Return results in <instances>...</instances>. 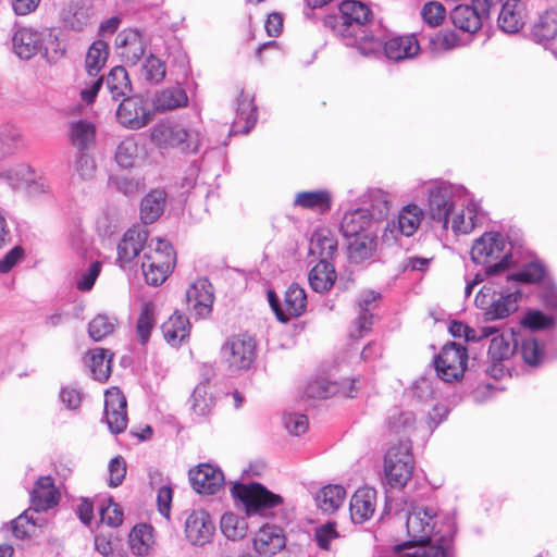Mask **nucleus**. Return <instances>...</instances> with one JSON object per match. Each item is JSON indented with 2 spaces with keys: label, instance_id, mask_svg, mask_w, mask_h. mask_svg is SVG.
Listing matches in <instances>:
<instances>
[{
  "label": "nucleus",
  "instance_id": "nucleus-1",
  "mask_svg": "<svg viewBox=\"0 0 557 557\" xmlns=\"http://www.w3.org/2000/svg\"><path fill=\"white\" fill-rule=\"evenodd\" d=\"M371 9L357 0H343L338 12L327 14L322 24L347 47H355L362 55H375L381 51L382 41L376 39L367 28L372 21Z\"/></svg>",
  "mask_w": 557,
  "mask_h": 557
},
{
  "label": "nucleus",
  "instance_id": "nucleus-2",
  "mask_svg": "<svg viewBox=\"0 0 557 557\" xmlns=\"http://www.w3.org/2000/svg\"><path fill=\"white\" fill-rule=\"evenodd\" d=\"M448 530L437 529L438 517L431 507H417L407 517V532L410 541L421 547L408 557H455L453 539L455 530L448 519Z\"/></svg>",
  "mask_w": 557,
  "mask_h": 557
},
{
  "label": "nucleus",
  "instance_id": "nucleus-3",
  "mask_svg": "<svg viewBox=\"0 0 557 557\" xmlns=\"http://www.w3.org/2000/svg\"><path fill=\"white\" fill-rule=\"evenodd\" d=\"M12 50L21 60L40 55L49 63H55L65 53L55 28L20 27L12 36Z\"/></svg>",
  "mask_w": 557,
  "mask_h": 557
},
{
  "label": "nucleus",
  "instance_id": "nucleus-4",
  "mask_svg": "<svg viewBox=\"0 0 557 557\" xmlns=\"http://www.w3.org/2000/svg\"><path fill=\"white\" fill-rule=\"evenodd\" d=\"M231 495L236 507H242L248 517H274L277 507L283 504L281 495L271 492L258 482L249 484L235 482L232 485Z\"/></svg>",
  "mask_w": 557,
  "mask_h": 557
},
{
  "label": "nucleus",
  "instance_id": "nucleus-5",
  "mask_svg": "<svg viewBox=\"0 0 557 557\" xmlns=\"http://www.w3.org/2000/svg\"><path fill=\"white\" fill-rule=\"evenodd\" d=\"M411 441L399 440L392 445L384 457V474L391 488H403L412 476L413 456Z\"/></svg>",
  "mask_w": 557,
  "mask_h": 557
},
{
  "label": "nucleus",
  "instance_id": "nucleus-6",
  "mask_svg": "<svg viewBox=\"0 0 557 557\" xmlns=\"http://www.w3.org/2000/svg\"><path fill=\"white\" fill-rule=\"evenodd\" d=\"M468 350L456 342L446 343L433 358L436 376L446 383L460 381L467 370Z\"/></svg>",
  "mask_w": 557,
  "mask_h": 557
},
{
  "label": "nucleus",
  "instance_id": "nucleus-7",
  "mask_svg": "<svg viewBox=\"0 0 557 557\" xmlns=\"http://www.w3.org/2000/svg\"><path fill=\"white\" fill-rule=\"evenodd\" d=\"M221 359L231 372L248 370L257 358V343L248 334L230 336L221 347Z\"/></svg>",
  "mask_w": 557,
  "mask_h": 557
},
{
  "label": "nucleus",
  "instance_id": "nucleus-8",
  "mask_svg": "<svg viewBox=\"0 0 557 557\" xmlns=\"http://www.w3.org/2000/svg\"><path fill=\"white\" fill-rule=\"evenodd\" d=\"M518 346V339L512 330L500 332L495 326L490 325V358L493 364L490 367V376L499 379L505 372L510 375L508 368L505 369L498 362L508 360Z\"/></svg>",
  "mask_w": 557,
  "mask_h": 557
},
{
  "label": "nucleus",
  "instance_id": "nucleus-9",
  "mask_svg": "<svg viewBox=\"0 0 557 557\" xmlns=\"http://www.w3.org/2000/svg\"><path fill=\"white\" fill-rule=\"evenodd\" d=\"M428 213L432 221L447 227L454 208V187L447 182H438L428 189Z\"/></svg>",
  "mask_w": 557,
  "mask_h": 557
},
{
  "label": "nucleus",
  "instance_id": "nucleus-10",
  "mask_svg": "<svg viewBox=\"0 0 557 557\" xmlns=\"http://www.w3.org/2000/svg\"><path fill=\"white\" fill-rule=\"evenodd\" d=\"M487 17V0H472V4L456 5L450 12L451 23L467 33L478 32Z\"/></svg>",
  "mask_w": 557,
  "mask_h": 557
},
{
  "label": "nucleus",
  "instance_id": "nucleus-11",
  "mask_svg": "<svg viewBox=\"0 0 557 557\" xmlns=\"http://www.w3.org/2000/svg\"><path fill=\"white\" fill-rule=\"evenodd\" d=\"M116 117L124 127L140 129L149 123L151 112L145 107L143 97L127 95L117 107Z\"/></svg>",
  "mask_w": 557,
  "mask_h": 557
},
{
  "label": "nucleus",
  "instance_id": "nucleus-12",
  "mask_svg": "<svg viewBox=\"0 0 557 557\" xmlns=\"http://www.w3.org/2000/svg\"><path fill=\"white\" fill-rule=\"evenodd\" d=\"M512 247L499 232L490 230V277L506 273L517 264Z\"/></svg>",
  "mask_w": 557,
  "mask_h": 557
},
{
  "label": "nucleus",
  "instance_id": "nucleus-13",
  "mask_svg": "<svg viewBox=\"0 0 557 557\" xmlns=\"http://www.w3.org/2000/svg\"><path fill=\"white\" fill-rule=\"evenodd\" d=\"M185 297L188 308L194 311L198 318L202 319L211 313L214 293L213 286L208 278H198L188 287Z\"/></svg>",
  "mask_w": 557,
  "mask_h": 557
},
{
  "label": "nucleus",
  "instance_id": "nucleus-14",
  "mask_svg": "<svg viewBox=\"0 0 557 557\" xmlns=\"http://www.w3.org/2000/svg\"><path fill=\"white\" fill-rule=\"evenodd\" d=\"M189 480L193 488L202 495L216 494L225 482L223 472L209 463H201L195 470H190Z\"/></svg>",
  "mask_w": 557,
  "mask_h": 557
},
{
  "label": "nucleus",
  "instance_id": "nucleus-15",
  "mask_svg": "<svg viewBox=\"0 0 557 557\" xmlns=\"http://www.w3.org/2000/svg\"><path fill=\"white\" fill-rule=\"evenodd\" d=\"M215 531V524L208 511L194 510L186 519V537L193 545L202 546L210 542Z\"/></svg>",
  "mask_w": 557,
  "mask_h": 557
},
{
  "label": "nucleus",
  "instance_id": "nucleus-16",
  "mask_svg": "<svg viewBox=\"0 0 557 557\" xmlns=\"http://www.w3.org/2000/svg\"><path fill=\"white\" fill-rule=\"evenodd\" d=\"M30 509L34 512L47 511L60 502V492L50 475L40 476L29 494Z\"/></svg>",
  "mask_w": 557,
  "mask_h": 557
},
{
  "label": "nucleus",
  "instance_id": "nucleus-17",
  "mask_svg": "<svg viewBox=\"0 0 557 557\" xmlns=\"http://www.w3.org/2000/svg\"><path fill=\"white\" fill-rule=\"evenodd\" d=\"M152 139L165 146L175 147L184 153L197 152L198 144L194 135L178 126H161L152 133Z\"/></svg>",
  "mask_w": 557,
  "mask_h": 557
},
{
  "label": "nucleus",
  "instance_id": "nucleus-18",
  "mask_svg": "<svg viewBox=\"0 0 557 557\" xmlns=\"http://www.w3.org/2000/svg\"><path fill=\"white\" fill-rule=\"evenodd\" d=\"M376 221L367 209L346 212L341 221V232L345 239L375 232Z\"/></svg>",
  "mask_w": 557,
  "mask_h": 557
},
{
  "label": "nucleus",
  "instance_id": "nucleus-19",
  "mask_svg": "<svg viewBox=\"0 0 557 557\" xmlns=\"http://www.w3.org/2000/svg\"><path fill=\"white\" fill-rule=\"evenodd\" d=\"M149 233L145 228L132 227L123 235L117 245L116 262L120 267L134 260L143 250Z\"/></svg>",
  "mask_w": 557,
  "mask_h": 557
},
{
  "label": "nucleus",
  "instance_id": "nucleus-20",
  "mask_svg": "<svg viewBox=\"0 0 557 557\" xmlns=\"http://www.w3.org/2000/svg\"><path fill=\"white\" fill-rule=\"evenodd\" d=\"M119 54L131 64H136L144 55L146 45L137 29H124L115 37Z\"/></svg>",
  "mask_w": 557,
  "mask_h": 557
},
{
  "label": "nucleus",
  "instance_id": "nucleus-21",
  "mask_svg": "<svg viewBox=\"0 0 557 557\" xmlns=\"http://www.w3.org/2000/svg\"><path fill=\"white\" fill-rule=\"evenodd\" d=\"M286 545L283 530L277 525H263L253 539V548L261 555L272 556Z\"/></svg>",
  "mask_w": 557,
  "mask_h": 557
},
{
  "label": "nucleus",
  "instance_id": "nucleus-22",
  "mask_svg": "<svg viewBox=\"0 0 557 557\" xmlns=\"http://www.w3.org/2000/svg\"><path fill=\"white\" fill-rule=\"evenodd\" d=\"M376 491L372 487H361L350 499L349 511L354 523L369 520L375 510Z\"/></svg>",
  "mask_w": 557,
  "mask_h": 557
},
{
  "label": "nucleus",
  "instance_id": "nucleus-23",
  "mask_svg": "<svg viewBox=\"0 0 557 557\" xmlns=\"http://www.w3.org/2000/svg\"><path fill=\"white\" fill-rule=\"evenodd\" d=\"M525 2L506 0L498 15V27L507 34L518 33L524 25Z\"/></svg>",
  "mask_w": 557,
  "mask_h": 557
},
{
  "label": "nucleus",
  "instance_id": "nucleus-24",
  "mask_svg": "<svg viewBox=\"0 0 557 557\" xmlns=\"http://www.w3.org/2000/svg\"><path fill=\"white\" fill-rule=\"evenodd\" d=\"M529 37L535 44L546 46L557 37V9L541 13L533 23Z\"/></svg>",
  "mask_w": 557,
  "mask_h": 557
},
{
  "label": "nucleus",
  "instance_id": "nucleus-25",
  "mask_svg": "<svg viewBox=\"0 0 557 557\" xmlns=\"http://www.w3.org/2000/svg\"><path fill=\"white\" fill-rule=\"evenodd\" d=\"M160 257L150 256L148 252L144 255L141 269L147 284L151 286L163 284L175 267L174 262L162 260Z\"/></svg>",
  "mask_w": 557,
  "mask_h": 557
},
{
  "label": "nucleus",
  "instance_id": "nucleus-26",
  "mask_svg": "<svg viewBox=\"0 0 557 557\" xmlns=\"http://www.w3.org/2000/svg\"><path fill=\"white\" fill-rule=\"evenodd\" d=\"M346 242L349 260L354 263H362L371 259L377 249V232L367 233Z\"/></svg>",
  "mask_w": 557,
  "mask_h": 557
},
{
  "label": "nucleus",
  "instance_id": "nucleus-27",
  "mask_svg": "<svg viewBox=\"0 0 557 557\" xmlns=\"http://www.w3.org/2000/svg\"><path fill=\"white\" fill-rule=\"evenodd\" d=\"M382 48L387 59L400 61L414 57L420 50V44L414 35L398 36L388 39L384 45L382 44Z\"/></svg>",
  "mask_w": 557,
  "mask_h": 557
},
{
  "label": "nucleus",
  "instance_id": "nucleus-28",
  "mask_svg": "<svg viewBox=\"0 0 557 557\" xmlns=\"http://www.w3.org/2000/svg\"><path fill=\"white\" fill-rule=\"evenodd\" d=\"M337 239L331 230L321 227L313 232L310 240V253L318 255L320 261L331 262L337 255Z\"/></svg>",
  "mask_w": 557,
  "mask_h": 557
},
{
  "label": "nucleus",
  "instance_id": "nucleus-29",
  "mask_svg": "<svg viewBox=\"0 0 557 557\" xmlns=\"http://www.w3.org/2000/svg\"><path fill=\"white\" fill-rule=\"evenodd\" d=\"M470 253L473 263L482 265V269L474 275L473 280L467 281L466 297L470 296L474 286L487 278V231L474 240Z\"/></svg>",
  "mask_w": 557,
  "mask_h": 557
},
{
  "label": "nucleus",
  "instance_id": "nucleus-30",
  "mask_svg": "<svg viewBox=\"0 0 557 557\" xmlns=\"http://www.w3.org/2000/svg\"><path fill=\"white\" fill-rule=\"evenodd\" d=\"M166 193L161 189L150 190L140 201V220L144 224L154 223L164 212Z\"/></svg>",
  "mask_w": 557,
  "mask_h": 557
},
{
  "label": "nucleus",
  "instance_id": "nucleus-31",
  "mask_svg": "<svg viewBox=\"0 0 557 557\" xmlns=\"http://www.w3.org/2000/svg\"><path fill=\"white\" fill-rule=\"evenodd\" d=\"M335 267L330 261H319L309 272L310 287L319 294L329 292L336 281Z\"/></svg>",
  "mask_w": 557,
  "mask_h": 557
},
{
  "label": "nucleus",
  "instance_id": "nucleus-32",
  "mask_svg": "<svg viewBox=\"0 0 557 557\" xmlns=\"http://www.w3.org/2000/svg\"><path fill=\"white\" fill-rule=\"evenodd\" d=\"M189 330V320L177 310L162 324L163 336L172 346H178L188 338Z\"/></svg>",
  "mask_w": 557,
  "mask_h": 557
},
{
  "label": "nucleus",
  "instance_id": "nucleus-33",
  "mask_svg": "<svg viewBox=\"0 0 557 557\" xmlns=\"http://www.w3.org/2000/svg\"><path fill=\"white\" fill-rule=\"evenodd\" d=\"M88 364L92 377L99 382H106L111 374V362L113 355L109 349L96 348L87 354Z\"/></svg>",
  "mask_w": 557,
  "mask_h": 557
},
{
  "label": "nucleus",
  "instance_id": "nucleus-34",
  "mask_svg": "<svg viewBox=\"0 0 557 557\" xmlns=\"http://www.w3.org/2000/svg\"><path fill=\"white\" fill-rule=\"evenodd\" d=\"M284 312L290 318H298L306 312L307 294L298 283H292L284 295Z\"/></svg>",
  "mask_w": 557,
  "mask_h": 557
},
{
  "label": "nucleus",
  "instance_id": "nucleus-35",
  "mask_svg": "<svg viewBox=\"0 0 557 557\" xmlns=\"http://www.w3.org/2000/svg\"><path fill=\"white\" fill-rule=\"evenodd\" d=\"M294 206L325 213L331 210L332 199L327 190L301 191L296 195Z\"/></svg>",
  "mask_w": 557,
  "mask_h": 557
},
{
  "label": "nucleus",
  "instance_id": "nucleus-36",
  "mask_svg": "<svg viewBox=\"0 0 557 557\" xmlns=\"http://www.w3.org/2000/svg\"><path fill=\"white\" fill-rule=\"evenodd\" d=\"M345 496L346 492L343 486L326 485L318 492L315 502L322 511L332 513L342 506Z\"/></svg>",
  "mask_w": 557,
  "mask_h": 557
},
{
  "label": "nucleus",
  "instance_id": "nucleus-37",
  "mask_svg": "<svg viewBox=\"0 0 557 557\" xmlns=\"http://www.w3.org/2000/svg\"><path fill=\"white\" fill-rule=\"evenodd\" d=\"M96 129L95 126L86 121L79 120L71 124L70 138L74 147L78 151H87L95 143Z\"/></svg>",
  "mask_w": 557,
  "mask_h": 557
},
{
  "label": "nucleus",
  "instance_id": "nucleus-38",
  "mask_svg": "<svg viewBox=\"0 0 557 557\" xmlns=\"http://www.w3.org/2000/svg\"><path fill=\"white\" fill-rule=\"evenodd\" d=\"M106 85L114 100L131 95L133 91L131 79L123 66H114L109 72Z\"/></svg>",
  "mask_w": 557,
  "mask_h": 557
},
{
  "label": "nucleus",
  "instance_id": "nucleus-39",
  "mask_svg": "<svg viewBox=\"0 0 557 557\" xmlns=\"http://www.w3.org/2000/svg\"><path fill=\"white\" fill-rule=\"evenodd\" d=\"M128 543L134 554L147 555L153 543V528L147 523L136 524L129 532Z\"/></svg>",
  "mask_w": 557,
  "mask_h": 557
},
{
  "label": "nucleus",
  "instance_id": "nucleus-40",
  "mask_svg": "<svg viewBox=\"0 0 557 557\" xmlns=\"http://www.w3.org/2000/svg\"><path fill=\"white\" fill-rule=\"evenodd\" d=\"M108 55L109 46L104 40L98 39L91 44L85 60L86 72L89 76L96 77L99 74L108 60Z\"/></svg>",
  "mask_w": 557,
  "mask_h": 557
},
{
  "label": "nucleus",
  "instance_id": "nucleus-41",
  "mask_svg": "<svg viewBox=\"0 0 557 557\" xmlns=\"http://www.w3.org/2000/svg\"><path fill=\"white\" fill-rule=\"evenodd\" d=\"M423 216L422 209L414 205L409 203L403 208L398 214L397 230L401 235L411 236L418 230Z\"/></svg>",
  "mask_w": 557,
  "mask_h": 557
},
{
  "label": "nucleus",
  "instance_id": "nucleus-42",
  "mask_svg": "<svg viewBox=\"0 0 557 557\" xmlns=\"http://www.w3.org/2000/svg\"><path fill=\"white\" fill-rule=\"evenodd\" d=\"M188 98L182 88H168L156 95L154 107L158 111H168L187 104Z\"/></svg>",
  "mask_w": 557,
  "mask_h": 557
},
{
  "label": "nucleus",
  "instance_id": "nucleus-43",
  "mask_svg": "<svg viewBox=\"0 0 557 557\" xmlns=\"http://www.w3.org/2000/svg\"><path fill=\"white\" fill-rule=\"evenodd\" d=\"M546 275V268L541 260L527 263L520 271L506 274L508 282H522L529 284L540 283Z\"/></svg>",
  "mask_w": 557,
  "mask_h": 557
},
{
  "label": "nucleus",
  "instance_id": "nucleus-44",
  "mask_svg": "<svg viewBox=\"0 0 557 557\" xmlns=\"http://www.w3.org/2000/svg\"><path fill=\"white\" fill-rule=\"evenodd\" d=\"M521 296V292L517 289L490 304V320L504 319L515 312Z\"/></svg>",
  "mask_w": 557,
  "mask_h": 557
},
{
  "label": "nucleus",
  "instance_id": "nucleus-45",
  "mask_svg": "<svg viewBox=\"0 0 557 557\" xmlns=\"http://www.w3.org/2000/svg\"><path fill=\"white\" fill-rule=\"evenodd\" d=\"M154 323V305L151 301L145 302L141 306V310L136 324L138 342L141 345H146L149 342Z\"/></svg>",
  "mask_w": 557,
  "mask_h": 557
},
{
  "label": "nucleus",
  "instance_id": "nucleus-46",
  "mask_svg": "<svg viewBox=\"0 0 557 557\" xmlns=\"http://www.w3.org/2000/svg\"><path fill=\"white\" fill-rule=\"evenodd\" d=\"M22 146V135L16 127L8 124L0 126V160L13 154Z\"/></svg>",
  "mask_w": 557,
  "mask_h": 557
},
{
  "label": "nucleus",
  "instance_id": "nucleus-47",
  "mask_svg": "<svg viewBox=\"0 0 557 557\" xmlns=\"http://www.w3.org/2000/svg\"><path fill=\"white\" fill-rule=\"evenodd\" d=\"M220 528L228 540L236 541L246 535L248 524L244 518L226 512L221 517Z\"/></svg>",
  "mask_w": 557,
  "mask_h": 557
},
{
  "label": "nucleus",
  "instance_id": "nucleus-48",
  "mask_svg": "<svg viewBox=\"0 0 557 557\" xmlns=\"http://www.w3.org/2000/svg\"><path fill=\"white\" fill-rule=\"evenodd\" d=\"M90 10L78 4H71L63 12L65 26L75 32H82L90 23Z\"/></svg>",
  "mask_w": 557,
  "mask_h": 557
},
{
  "label": "nucleus",
  "instance_id": "nucleus-49",
  "mask_svg": "<svg viewBox=\"0 0 557 557\" xmlns=\"http://www.w3.org/2000/svg\"><path fill=\"white\" fill-rule=\"evenodd\" d=\"M387 428L395 434L406 433L414 425L416 417L411 411H404L397 407L388 411Z\"/></svg>",
  "mask_w": 557,
  "mask_h": 557
},
{
  "label": "nucleus",
  "instance_id": "nucleus-50",
  "mask_svg": "<svg viewBox=\"0 0 557 557\" xmlns=\"http://www.w3.org/2000/svg\"><path fill=\"white\" fill-rule=\"evenodd\" d=\"M115 161L122 169H131L138 158V146L134 137L124 138L116 147Z\"/></svg>",
  "mask_w": 557,
  "mask_h": 557
},
{
  "label": "nucleus",
  "instance_id": "nucleus-51",
  "mask_svg": "<svg viewBox=\"0 0 557 557\" xmlns=\"http://www.w3.org/2000/svg\"><path fill=\"white\" fill-rule=\"evenodd\" d=\"M237 119L245 122L244 132L249 133L257 123V106L253 99L246 95L243 90L237 100Z\"/></svg>",
  "mask_w": 557,
  "mask_h": 557
},
{
  "label": "nucleus",
  "instance_id": "nucleus-52",
  "mask_svg": "<svg viewBox=\"0 0 557 557\" xmlns=\"http://www.w3.org/2000/svg\"><path fill=\"white\" fill-rule=\"evenodd\" d=\"M32 511L33 509L28 508L11 521V529L15 539L25 540L34 534L38 523L30 513Z\"/></svg>",
  "mask_w": 557,
  "mask_h": 557
},
{
  "label": "nucleus",
  "instance_id": "nucleus-53",
  "mask_svg": "<svg viewBox=\"0 0 557 557\" xmlns=\"http://www.w3.org/2000/svg\"><path fill=\"white\" fill-rule=\"evenodd\" d=\"M214 406V399L208 396L205 383H199L191 394V410L199 417L209 414Z\"/></svg>",
  "mask_w": 557,
  "mask_h": 557
},
{
  "label": "nucleus",
  "instance_id": "nucleus-54",
  "mask_svg": "<svg viewBox=\"0 0 557 557\" xmlns=\"http://www.w3.org/2000/svg\"><path fill=\"white\" fill-rule=\"evenodd\" d=\"M521 357L523 361L532 367L541 363L544 358V350L534 337H525L521 341Z\"/></svg>",
  "mask_w": 557,
  "mask_h": 557
},
{
  "label": "nucleus",
  "instance_id": "nucleus-55",
  "mask_svg": "<svg viewBox=\"0 0 557 557\" xmlns=\"http://www.w3.org/2000/svg\"><path fill=\"white\" fill-rule=\"evenodd\" d=\"M165 63L153 54L147 57L143 65L145 79L151 84H158L165 77Z\"/></svg>",
  "mask_w": 557,
  "mask_h": 557
},
{
  "label": "nucleus",
  "instance_id": "nucleus-56",
  "mask_svg": "<svg viewBox=\"0 0 557 557\" xmlns=\"http://www.w3.org/2000/svg\"><path fill=\"white\" fill-rule=\"evenodd\" d=\"M0 177L12 188H18L32 180L30 166L27 164H18L15 168L1 172Z\"/></svg>",
  "mask_w": 557,
  "mask_h": 557
},
{
  "label": "nucleus",
  "instance_id": "nucleus-57",
  "mask_svg": "<svg viewBox=\"0 0 557 557\" xmlns=\"http://www.w3.org/2000/svg\"><path fill=\"white\" fill-rule=\"evenodd\" d=\"M113 331L114 324L106 314H98L88 323L89 337L95 342H100Z\"/></svg>",
  "mask_w": 557,
  "mask_h": 557
},
{
  "label": "nucleus",
  "instance_id": "nucleus-58",
  "mask_svg": "<svg viewBox=\"0 0 557 557\" xmlns=\"http://www.w3.org/2000/svg\"><path fill=\"white\" fill-rule=\"evenodd\" d=\"M553 322L550 317L539 310L528 311L521 320V324L532 331L548 329Z\"/></svg>",
  "mask_w": 557,
  "mask_h": 557
},
{
  "label": "nucleus",
  "instance_id": "nucleus-59",
  "mask_svg": "<svg viewBox=\"0 0 557 557\" xmlns=\"http://www.w3.org/2000/svg\"><path fill=\"white\" fill-rule=\"evenodd\" d=\"M339 536L336 530L335 522H326L323 525L315 528L314 530V539L319 548L323 550H329L332 540L337 539Z\"/></svg>",
  "mask_w": 557,
  "mask_h": 557
},
{
  "label": "nucleus",
  "instance_id": "nucleus-60",
  "mask_svg": "<svg viewBox=\"0 0 557 557\" xmlns=\"http://www.w3.org/2000/svg\"><path fill=\"white\" fill-rule=\"evenodd\" d=\"M339 392L337 383L330 381H314L309 383L306 393L313 398H329Z\"/></svg>",
  "mask_w": 557,
  "mask_h": 557
},
{
  "label": "nucleus",
  "instance_id": "nucleus-61",
  "mask_svg": "<svg viewBox=\"0 0 557 557\" xmlns=\"http://www.w3.org/2000/svg\"><path fill=\"white\" fill-rule=\"evenodd\" d=\"M127 467L122 456H115L109 462V486H120L126 475Z\"/></svg>",
  "mask_w": 557,
  "mask_h": 557
},
{
  "label": "nucleus",
  "instance_id": "nucleus-62",
  "mask_svg": "<svg viewBox=\"0 0 557 557\" xmlns=\"http://www.w3.org/2000/svg\"><path fill=\"white\" fill-rule=\"evenodd\" d=\"M99 515L101 521L109 527L116 528L123 522V511L112 498H109V505L107 507L99 508Z\"/></svg>",
  "mask_w": 557,
  "mask_h": 557
},
{
  "label": "nucleus",
  "instance_id": "nucleus-63",
  "mask_svg": "<svg viewBox=\"0 0 557 557\" xmlns=\"http://www.w3.org/2000/svg\"><path fill=\"white\" fill-rule=\"evenodd\" d=\"M423 20L432 27L438 26L445 17V9L437 1H430L422 8Z\"/></svg>",
  "mask_w": 557,
  "mask_h": 557
},
{
  "label": "nucleus",
  "instance_id": "nucleus-64",
  "mask_svg": "<svg viewBox=\"0 0 557 557\" xmlns=\"http://www.w3.org/2000/svg\"><path fill=\"white\" fill-rule=\"evenodd\" d=\"M74 169L83 181H88L94 176L96 164L86 151H78Z\"/></svg>",
  "mask_w": 557,
  "mask_h": 557
}]
</instances>
